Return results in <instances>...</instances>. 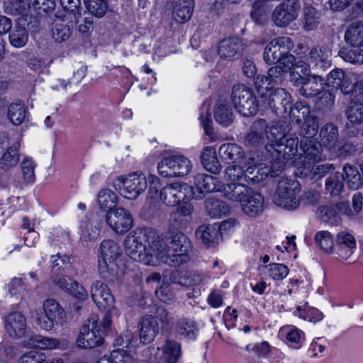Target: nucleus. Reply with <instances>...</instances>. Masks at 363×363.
I'll return each instance as SVG.
<instances>
[{
    "instance_id": "f257e3e1",
    "label": "nucleus",
    "mask_w": 363,
    "mask_h": 363,
    "mask_svg": "<svg viewBox=\"0 0 363 363\" xmlns=\"http://www.w3.org/2000/svg\"><path fill=\"white\" fill-rule=\"evenodd\" d=\"M159 236L156 230L145 227L130 233L123 242L126 254L138 262H148V257H156L159 250Z\"/></svg>"
},
{
    "instance_id": "f03ea898",
    "label": "nucleus",
    "mask_w": 363,
    "mask_h": 363,
    "mask_svg": "<svg viewBox=\"0 0 363 363\" xmlns=\"http://www.w3.org/2000/svg\"><path fill=\"white\" fill-rule=\"evenodd\" d=\"M167 247H162L161 241L156 257L162 262L170 267H177L187 262L189 259L187 254L191 247L189 238L179 230H171L167 237Z\"/></svg>"
},
{
    "instance_id": "7ed1b4c3",
    "label": "nucleus",
    "mask_w": 363,
    "mask_h": 363,
    "mask_svg": "<svg viewBox=\"0 0 363 363\" xmlns=\"http://www.w3.org/2000/svg\"><path fill=\"white\" fill-rule=\"evenodd\" d=\"M298 143L297 137L289 136L270 145L272 149L271 163L274 172H281L287 164L294 165L293 160L298 157Z\"/></svg>"
},
{
    "instance_id": "20e7f679",
    "label": "nucleus",
    "mask_w": 363,
    "mask_h": 363,
    "mask_svg": "<svg viewBox=\"0 0 363 363\" xmlns=\"http://www.w3.org/2000/svg\"><path fill=\"white\" fill-rule=\"evenodd\" d=\"M298 144L302 153L293 160L294 166L301 175L308 176L312 165L325 160L326 157L323 154L321 143L315 138H302Z\"/></svg>"
},
{
    "instance_id": "39448f33",
    "label": "nucleus",
    "mask_w": 363,
    "mask_h": 363,
    "mask_svg": "<svg viewBox=\"0 0 363 363\" xmlns=\"http://www.w3.org/2000/svg\"><path fill=\"white\" fill-rule=\"evenodd\" d=\"M293 43L289 37H279L272 40L266 46L263 57L269 65L279 62L284 67H290L295 62L296 57L290 53Z\"/></svg>"
},
{
    "instance_id": "423d86ee",
    "label": "nucleus",
    "mask_w": 363,
    "mask_h": 363,
    "mask_svg": "<svg viewBox=\"0 0 363 363\" xmlns=\"http://www.w3.org/2000/svg\"><path fill=\"white\" fill-rule=\"evenodd\" d=\"M301 191L298 182L289 179L281 178L277 184L276 191L273 195V201L276 205L289 210L296 209L300 205L298 194Z\"/></svg>"
},
{
    "instance_id": "0eeeda50",
    "label": "nucleus",
    "mask_w": 363,
    "mask_h": 363,
    "mask_svg": "<svg viewBox=\"0 0 363 363\" xmlns=\"http://www.w3.org/2000/svg\"><path fill=\"white\" fill-rule=\"evenodd\" d=\"M230 98L235 109L243 116H253L259 111V105L255 94L243 84H237L233 86Z\"/></svg>"
},
{
    "instance_id": "6e6552de",
    "label": "nucleus",
    "mask_w": 363,
    "mask_h": 363,
    "mask_svg": "<svg viewBox=\"0 0 363 363\" xmlns=\"http://www.w3.org/2000/svg\"><path fill=\"white\" fill-rule=\"evenodd\" d=\"M99 317L91 314L79 330L76 340L77 345L82 349L95 348L104 343L103 333H100Z\"/></svg>"
},
{
    "instance_id": "1a4fd4ad",
    "label": "nucleus",
    "mask_w": 363,
    "mask_h": 363,
    "mask_svg": "<svg viewBox=\"0 0 363 363\" xmlns=\"http://www.w3.org/2000/svg\"><path fill=\"white\" fill-rule=\"evenodd\" d=\"M191 161L182 155H165L157 164L158 173L163 177H183L191 169Z\"/></svg>"
},
{
    "instance_id": "9d476101",
    "label": "nucleus",
    "mask_w": 363,
    "mask_h": 363,
    "mask_svg": "<svg viewBox=\"0 0 363 363\" xmlns=\"http://www.w3.org/2000/svg\"><path fill=\"white\" fill-rule=\"evenodd\" d=\"M300 10L299 0H284L274 9L272 21L277 27H287L298 18Z\"/></svg>"
},
{
    "instance_id": "9b49d317",
    "label": "nucleus",
    "mask_w": 363,
    "mask_h": 363,
    "mask_svg": "<svg viewBox=\"0 0 363 363\" xmlns=\"http://www.w3.org/2000/svg\"><path fill=\"white\" fill-rule=\"evenodd\" d=\"M118 181L120 194L128 199H136L147 188L146 178L142 173L118 177Z\"/></svg>"
},
{
    "instance_id": "f8f14e48",
    "label": "nucleus",
    "mask_w": 363,
    "mask_h": 363,
    "mask_svg": "<svg viewBox=\"0 0 363 363\" xmlns=\"http://www.w3.org/2000/svg\"><path fill=\"white\" fill-rule=\"evenodd\" d=\"M263 102L277 116H283L288 112L292 103V96L284 88L273 89L269 96H262Z\"/></svg>"
},
{
    "instance_id": "ddd939ff",
    "label": "nucleus",
    "mask_w": 363,
    "mask_h": 363,
    "mask_svg": "<svg viewBox=\"0 0 363 363\" xmlns=\"http://www.w3.org/2000/svg\"><path fill=\"white\" fill-rule=\"evenodd\" d=\"M21 145L20 141L16 140L11 145L10 138L6 134L0 135V150L5 152L0 160L1 169L8 170L15 167L20 159L18 148Z\"/></svg>"
},
{
    "instance_id": "4468645a",
    "label": "nucleus",
    "mask_w": 363,
    "mask_h": 363,
    "mask_svg": "<svg viewBox=\"0 0 363 363\" xmlns=\"http://www.w3.org/2000/svg\"><path fill=\"white\" fill-rule=\"evenodd\" d=\"M191 187L184 183L174 182L163 187L160 194L162 202L167 206H175L187 197Z\"/></svg>"
},
{
    "instance_id": "2eb2a0df",
    "label": "nucleus",
    "mask_w": 363,
    "mask_h": 363,
    "mask_svg": "<svg viewBox=\"0 0 363 363\" xmlns=\"http://www.w3.org/2000/svg\"><path fill=\"white\" fill-rule=\"evenodd\" d=\"M325 84L332 91L340 90L345 95L352 94L354 88L350 74L340 68H335L329 72Z\"/></svg>"
},
{
    "instance_id": "dca6fc26",
    "label": "nucleus",
    "mask_w": 363,
    "mask_h": 363,
    "mask_svg": "<svg viewBox=\"0 0 363 363\" xmlns=\"http://www.w3.org/2000/svg\"><path fill=\"white\" fill-rule=\"evenodd\" d=\"M331 50L328 46H316L311 48L306 55L307 63L318 74L325 72L331 66L329 56Z\"/></svg>"
},
{
    "instance_id": "f3484780",
    "label": "nucleus",
    "mask_w": 363,
    "mask_h": 363,
    "mask_svg": "<svg viewBox=\"0 0 363 363\" xmlns=\"http://www.w3.org/2000/svg\"><path fill=\"white\" fill-rule=\"evenodd\" d=\"M52 281L58 288L77 299L85 300L88 297V293L85 289L66 275L53 272Z\"/></svg>"
},
{
    "instance_id": "a211bd4d",
    "label": "nucleus",
    "mask_w": 363,
    "mask_h": 363,
    "mask_svg": "<svg viewBox=\"0 0 363 363\" xmlns=\"http://www.w3.org/2000/svg\"><path fill=\"white\" fill-rule=\"evenodd\" d=\"M222 189V183L217 177L209 174H198L194 177V186L191 188L194 194L197 192L196 198H201L203 195L211 192H219Z\"/></svg>"
},
{
    "instance_id": "6ab92c4d",
    "label": "nucleus",
    "mask_w": 363,
    "mask_h": 363,
    "mask_svg": "<svg viewBox=\"0 0 363 363\" xmlns=\"http://www.w3.org/2000/svg\"><path fill=\"white\" fill-rule=\"evenodd\" d=\"M244 49V44L240 38L230 36L219 43L218 52L221 58L233 60L240 56Z\"/></svg>"
},
{
    "instance_id": "aec40b11",
    "label": "nucleus",
    "mask_w": 363,
    "mask_h": 363,
    "mask_svg": "<svg viewBox=\"0 0 363 363\" xmlns=\"http://www.w3.org/2000/svg\"><path fill=\"white\" fill-rule=\"evenodd\" d=\"M268 124L264 119H257L250 125L244 138V144L247 147H258L264 143Z\"/></svg>"
},
{
    "instance_id": "412c9836",
    "label": "nucleus",
    "mask_w": 363,
    "mask_h": 363,
    "mask_svg": "<svg viewBox=\"0 0 363 363\" xmlns=\"http://www.w3.org/2000/svg\"><path fill=\"white\" fill-rule=\"evenodd\" d=\"M52 36L58 43L66 42L70 38L74 31L73 21L66 16L55 15L52 23Z\"/></svg>"
},
{
    "instance_id": "4be33fe9",
    "label": "nucleus",
    "mask_w": 363,
    "mask_h": 363,
    "mask_svg": "<svg viewBox=\"0 0 363 363\" xmlns=\"http://www.w3.org/2000/svg\"><path fill=\"white\" fill-rule=\"evenodd\" d=\"M272 177L277 176L280 172L276 173L272 169V163L271 166H268L264 163L249 162L248 166L245 169V174H244V182L248 184H257L263 181L269 174Z\"/></svg>"
},
{
    "instance_id": "5701e85b",
    "label": "nucleus",
    "mask_w": 363,
    "mask_h": 363,
    "mask_svg": "<svg viewBox=\"0 0 363 363\" xmlns=\"http://www.w3.org/2000/svg\"><path fill=\"white\" fill-rule=\"evenodd\" d=\"M98 262L101 276L104 278L108 277L113 264V242L112 240H106L101 242Z\"/></svg>"
},
{
    "instance_id": "b1692460",
    "label": "nucleus",
    "mask_w": 363,
    "mask_h": 363,
    "mask_svg": "<svg viewBox=\"0 0 363 363\" xmlns=\"http://www.w3.org/2000/svg\"><path fill=\"white\" fill-rule=\"evenodd\" d=\"M140 341L143 344L152 342L159 333L160 326L157 318L152 315H145L138 323Z\"/></svg>"
},
{
    "instance_id": "393cba45",
    "label": "nucleus",
    "mask_w": 363,
    "mask_h": 363,
    "mask_svg": "<svg viewBox=\"0 0 363 363\" xmlns=\"http://www.w3.org/2000/svg\"><path fill=\"white\" fill-rule=\"evenodd\" d=\"M91 296L99 308L106 309L113 307V296L107 285L96 281L91 287Z\"/></svg>"
},
{
    "instance_id": "a878e982",
    "label": "nucleus",
    "mask_w": 363,
    "mask_h": 363,
    "mask_svg": "<svg viewBox=\"0 0 363 363\" xmlns=\"http://www.w3.org/2000/svg\"><path fill=\"white\" fill-rule=\"evenodd\" d=\"M5 329L14 338H21L26 330V319L21 312L9 313L5 318Z\"/></svg>"
},
{
    "instance_id": "bb28decb",
    "label": "nucleus",
    "mask_w": 363,
    "mask_h": 363,
    "mask_svg": "<svg viewBox=\"0 0 363 363\" xmlns=\"http://www.w3.org/2000/svg\"><path fill=\"white\" fill-rule=\"evenodd\" d=\"M324 82L325 80L320 74H311L299 85V93L306 98L315 97L323 90Z\"/></svg>"
},
{
    "instance_id": "cd10ccee",
    "label": "nucleus",
    "mask_w": 363,
    "mask_h": 363,
    "mask_svg": "<svg viewBox=\"0 0 363 363\" xmlns=\"http://www.w3.org/2000/svg\"><path fill=\"white\" fill-rule=\"evenodd\" d=\"M355 247L356 241L351 234L345 231L337 234L334 250L339 257L347 259L352 254Z\"/></svg>"
},
{
    "instance_id": "c85d7f7f",
    "label": "nucleus",
    "mask_w": 363,
    "mask_h": 363,
    "mask_svg": "<svg viewBox=\"0 0 363 363\" xmlns=\"http://www.w3.org/2000/svg\"><path fill=\"white\" fill-rule=\"evenodd\" d=\"M251 189L242 183L230 182L226 184H222V189L219 192H222L223 196L228 200L242 203Z\"/></svg>"
},
{
    "instance_id": "c756f323",
    "label": "nucleus",
    "mask_w": 363,
    "mask_h": 363,
    "mask_svg": "<svg viewBox=\"0 0 363 363\" xmlns=\"http://www.w3.org/2000/svg\"><path fill=\"white\" fill-rule=\"evenodd\" d=\"M241 203L242 209L246 215L255 217L263 211L264 198L260 193L251 189Z\"/></svg>"
},
{
    "instance_id": "7c9ffc66",
    "label": "nucleus",
    "mask_w": 363,
    "mask_h": 363,
    "mask_svg": "<svg viewBox=\"0 0 363 363\" xmlns=\"http://www.w3.org/2000/svg\"><path fill=\"white\" fill-rule=\"evenodd\" d=\"M218 155L226 164L239 163L245 156L242 147L236 143H225L220 146Z\"/></svg>"
},
{
    "instance_id": "2f4dec72",
    "label": "nucleus",
    "mask_w": 363,
    "mask_h": 363,
    "mask_svg": "<svg viewBox=\"0 0 363 363\" xmlns=\"http://www.w3.org/2000/svg\"><path fill=\"white\" fill-rule=\"evenodd\" d=\"M97 205L101 213L104 214L106 222L113 228L111 216L113 213V193L111 189H104L99 192Z\"/></svg>"
},
{
    "instance_id": "473e14b6",
    "label": "nucleus",
    "mask_w": 363,
    "mask_h": 363,
    "mask_svg": "<svg viewBox=\"0 0 363 363\" xmlns=\"http://www.w3.org/2000/svg\"><path fill=\"white\" fill-rule=\"evenodd\" d=\"M194 8V0H179L173 9L174 19L179 23L188 21L192 16Z\"/></svg>"
},
{
    "instance_id": "72a5a7b5",
    "label": "nucleus",
    "mask_w": 363,
    "mask_h": 363,
    "mask_svg": "<svg viewBox=\"0 0 363 363\" xmlns=\"http://www.w3.org/2000/svg\"><path fill=\"white\" fill-rule=\"evenodd\" d=\"M288 68V72L290 71V80L291 83L298 87L303 82L311 75L309 65L307 63L298 61L294 62L290 67H286Z\"/></svg>"
},
{
    "instance_id": "f704fd0d",
    "label": "nucleus",
    "mask_w": 363,
    "mask_h": 363,
    "mask_svg": "<svg viewBox=\"0 0 363 363\" xmlns=\"http://www.w3.org/2000/svg\"><path fill=\"white\" fill-rule=\"evenodd\" d=\"M320 21V13L311 4H304L303 9V28L306 31L315 30Z\"/></svg>"
},
{
    "instance_id": "c9c22d12",
    "label": "nucleus",
    "mask_w": 363,
    "mask_h": 363,
    "mask_svg": "<svg viewBox=\"0 0 363 363\" xmlns=\"http://www.w3.org/2000/svg\"><path fill=\"white\" fill-rule=\"evenodd\" d=\"M338 55L345 62L354 65L363 64V45H349L348 48H342L338 52Z\"/></svg>"
},
{
    "instance_id": "e433bc0d",
    "label": "nucleus",
    "mask_w": 363,
    "mask_h": 363,
    "mask_svg": "<svg viewBox=\"0 0 363 363\" xmlns=\"http://www.w3.org/2000/svg\"><path fill=\"white\" fill-rule=\"evenodd\" d=\"M131 214L123 208H116L115 204V233H124L133 225Z\"/></svg>"
},
{
    "instance_id": "4c0bfd02",
    "label": "nucleus",
    "mask_w": 363,
    "mask_h": 363,
    "mask_svg": "<svg viewBox=\"0 0 363 363\" xmlns=\"http://www.w3.org/2000/svg\"><path fill=\"white\" fill-rule=\"evenodd\" d=\"M201 160L207 171L213 174L220 172L221 164L217 158L216 150L213 147H206L203 149Z\"/></svg>"
},
{
    "instance_id": "58836bf2",
    "label": "nucleus",
    "mask_w": 363,
    "mask_h": 363,
    "mask_svg": "<svg viewBox=\"0 0 363 363\" xmlns=\"http://www.w3.org/2000/svg\"><path fill=\"white\" fill-rule=\"evenodd\" d=\"M344 39L347 45H363V21L351 23L345 32Z\"/></svg>"
},
{
    "instance_id": "ea45409f",
    "label": "nucleus",
    "mask_w": 363,
    "mask_h": 363,
    "mask_svg": "<svg viewBox=\"0 0 363 363\" xmlns=\"http://www.w3.org/2000/svg\"><path fill=\"white\" fill-rule=\"evenodd\" d=\"M346 116L354 125L363 122V99L361 97H355L350 102L346 110Z\"/></svg>"
},
{
    "instance_id": "a19ab883",
    "label": "nucleus",
    "mask_w": 363,
    "mask_h": 363,
    "mask_svg": "<svg viewBox=\"0 0 363 363\" xmlns=\"http://www.w3.org/2000/svg\"><path fill=\"white\" fill-rule=\"evenodd\" d=\"M215 120L224 126H228L233 121L231 106L224 101H218L214 113Z\"/></svg>"
},
{
    "instance_id": "79ce46f5",
    "label": "nucleus",
    "mask_w": 363,
    "mask_h": 363,
    "mask_svg": "<svg viewBox=\"0 0 363 363\" xmlns=\"http://www.w3.org/2000/svg\"><path fill=\"white\" fill-rule=\"evenodd\" d=\"M325 190L333 197H338L344 190V175L340 172L331 174L325 182Z\"/></svg>"
},
{
    "instance_id": "37998d69",
    "label": "nucleus",
    "mask_w": 363,
    "mask_h": 363,
    "mask_svg": "<svg viewBox=\"0 0 363 363\" xmlns=\"http://www.w3.org/2000/svg\"><path fill=\"white\" fill-rule=\"evenodd\" d=\"M205 209L211 218H219L229 212V208L225 202L213 198L206 200Z\"/></svg>"
},
{
    "instance_id": "c03bdc74",
    "label": "nucleus",
    "mask_w": 363,
    "mask_h": 363,
    "mask_svg": "<svg viewBox=\"0 0 363 363\" xmlns=\"http://www.w3.org/2000/svg\"><path fill=\"white\" fill-rule=\"evenodd\" d=\"M43 310L47 318L54 320L57 323L62 320L66 315L63 308L52 298H48L44 301Z\"/></svg>"
},
{
    "instance_id": "a18cd8bd",
    "label": "nucleus",
    "mask_w": 363,
    "mask_h": 363,
    "mask_svg": "<svg viewBox=\"0 0 363 363\" xmlns=\"http://www.w3.org/2000/svg\"><path fill=\"white\" fill-rule=\"evenodd\" d=\"M196 235L203 243L209 246L218 240L220 233L215 225H202L196 230Z\"/></svg>"
},
{
    "instance_id": "49530a36",
    "label": "nucleus",
    "mask_w": 363,
    "mask_h": 363,
    "mask_svg": "<svg viewBox=\"0 0 363 363\" xmlns=\"http://www.w3.org/2000/svg\"><path fill=\"white\" fill-rule=\"evenodd\" d=\"M344 181H346L348 186L353 189H357L363 184L362 177L356 167L347 164L343 168Z\"/></svg>"
},
{
    "instance_id": "de8ad7c7",
    "label": "nucleus",
    "mask_w": 363,
    "mask_h": 363,
    "mask_svg": "<svg viewBox=\"0 0 363 363\" xmlns=\"http://www.w3.org/2000/svg\"><path fill=\"white\" fill-rule=\"evenodd\" d=\"M177 330L180 335L189 340H194L197 336L199 328L193 320L182 318L177 324Z\"/></svg>"
},
{
    "instance_id": "09e8293b",
    "label": "nucleus",
    "mask_w": 363,
    "mask_h": 363,
    "mask_svg": "<svg viewBox=\"0 0 363 363\" xmlns=\"http://www.w3.org/2000/svg\"><path fill=\"white\" fill-rule=\"evenodd\" d=\"M289 109L291 120L296 124L312 116L309 106L302 101H297L294 105H291Z\"/></svg>"
},
{
    "instance_id": "8fccbe9b",
    "label": "nucleus",
    "mask_w": 363,
    "mask_h": 363,
    "mask_svg": "<svg viewBox=\"0 0 363 363\" xmlns=\"http://www.w3.org/2000/svg\"><path fill=\"white\" fill-rule=\"evenodd\" d=\"M322 142L332 150L337 143L338 130L337 126L333 123H327L320 132Z\"/></svg>"
},
{
    "instance_id": "3c124183",
    "label": "nucleus",
    "mask_w": 363,
    "mask_h": 363,
    "mask_svg": "<svg viewBox=\"0 0 363 363\" xmlns=\"http://www.w3.org/2000/svg\"><path fill=\"white\" fill-rule=\"evenodd\" d=\"M180 356V345L174 340H167L163 347L164 363H176Z\"/></svg>"
},
{
    "instance_id": "603ef678",
    "label": "nucleus",
    "mask_w": 363,
    "mask_h": 363,
    "mask_svg": "<svg viewBox=\"0 0 363 363\" xmlns=\"http://www.w3.org/2000/svg\"><path fill=\"white\" fill-rule=\"evenodd\" d=\"M288 126L284 121L273 122L270 126L268 125L266 137L274 141V143L281 141L283 138H286Z\"/></svg>"
},
{
    "instance_id": "864d4df0",
    "label": "nucleus",
    "mask_w": 363,
    "mask_h": 363,
    "mask_svg": "<svg viewBox=\"0 0 363 363\" xmlns=\"http://www.w3.org/2000/svg\"><path fill=\"white\" fill-rule=\"evenodd\" d=\"M8 118L15 125H21L25 120L26 109L21 101L12 103L8 108Z\"/></svg>"
},
{
    "instance_id": "5fc2aeb1",
    "label": "nucleus",
    "mask_w": 363,
    "mask_h": 363,
    "mask_svg": "<svg viewBox=\"0 0 363 363\" xmlns=\"http://www.w3.org/2000/svg\"><path fill=\"white\" fill-rule=\"evenodd\" d=\"M315 213L323 222L330 225L337 224L340 219L334 205L320 206L316 209Z\"/></svg>"
},
{
    "instance_id": "6e6d98bb",
    "label": "nucleus",
    "mask_w": 363,
    "mask_h": 363,
    "mask_svg": "<svg viewBox=\"0 0 363 363\" xmlns=\"http://www.w3.org/2000/svg\"><path fill=\"white\" fill-rule=\"evenodd\" d=\"M298 127V134L303 138L314 139L318 132V125L316 118L313 116L296 124Z\"/></svg>"
},
{
    "instance_id": "4d7b16f0",
    "label": "nucleus",
    "mask_w": 363,
    "mask_h": 363,
    "mask_svg": "<svg viewBox=\"0 0 363 363\" xmlns=\"http://www.w3.org/2000/svg\"><path fill=\"white\" fill-rule=\"evenodd\" d=\"M36 164L31 157H23L21 163V173L23 182L26 184H33L35 180V169Z\"/></svg>"
},
{
    "instance_id": "13d9d810",
    "label": "nucleus",
    "mask_w": 363,
    "mask_h": 363,
    "mask_svg": "<svg viewBox=\"0 0 363 363\" xmlns=\"http://www.w3.org/2000/svg\"><path fill=\"white\" fill-rule=\"evenodd\" d=\"M288 73V68L284 65H279L272 67L268 70V77H262L268 82L267 85L272 84H280L284 80L286 74ZM263 79H262V81Z\"/></svg>"
},
{
    "instance_id": "bf43d9fd",
    "label": "nucleus",
    "mask_w": 363,
    "mask_h": 363,
    "mask_svg": "<svg viewBox=\"0 0 363 363\" xmlns=\"http://www.w3.org/2000/svg\"><path fill=\"white\" fill-rule=\"evenodd\" d=\"M28 38L27 29L20 26H16L9 35V40L11 44L16 48L23 47Z\"/></svg>"
},
{
    "instance_id": "052dcab7",
    "label": "nucleus",
    "mask_w": 363,
    "mask_h": 363,
    "mask_svg": "<svg viewBox=\"0 0 363 363\" xmlns=\"http://www.w3.org/2000/svg\"><path fill=\"white\" fill-rule=\"evenodd\" d=\"M315 240L320 249L325 252L330 253L333 252V239L330 232L326 230L318 232L315 235Z\"/></svg>"
},
{
    "instance_id": "680f3d73",
    "label": "nucleus",
    "mask_w": 363,
    "mask_h": 363,
    "mask_svg": "<svg viewBox=\"0 0 363 363\" xmlns=\"http://www.w3.org/2000/svg\"><path fill=\"white\" fill-rule=\"evenodd\" d=\"M89 12L96 17H102L106 12V0H84Z\"/></svg>"
},
{
    "instance_id": "e2e57ef3",
    "label": "nucleus",
    "mask_w": 363,
    "mask_h": 363,
    "mask_svg": "<svg viewBox=\"0 0 363 363\" xmlns=\"http://www.w3.org/2000/svg\"><path fill=\"white\" fill-rule=\"evenodd\" d=\"M30 6L24 0H10L6 4V11L13 15L24 16L27 13Z\"/></svg>"
},
{
    "instance_id": "0e129e2a",
    "label": "nucleus",
    "mask_w": 363,
    "mask_h": 363,
    "mask_svg": "<svg viewBox=\"0 0 363 363\" xmlns=\"http://www.w3.org/2000/svg\"><path fill=\"white\" fill-rule=\"evenodd\" d=\"M318 96L316 106L319 109L330 110L334 106L335 95L332 92V90H323Z\"/></svg>"
},
{
    "instance_id": "69168bd1",
    "label": "nucleus",
    "mask_w": 363,
    "mask_h": 363,
    "mask_svg": "<svg viewBox=\"0 0 363 363\" xmlns=\"http://www.w3.org/2000/svg\"><path fill=\"white\" fill-rule=\"evenodd\" d=\"M269 276L274 280H281L289 274L288 267L283 264L272 263L266 266Z\"/></svg>"
},
{
    "instance_id": "338daca9",
    "label": "nucleus",
    "mask_w": 363,
    "mask_h": 363,
    "mask_svg": "<svg viewBox=\"0 0 363 363\" xmlns=\"http://www.w3.org/2000/svg\"><path fill=\"white\" fill-rule=\"evenodd\" d=\"M207 277L206 275L196 271H189L183 275V281L182 285L191 286L199 285Z\"/></svg>"
},
{
    "instance_id": "774afa93",
    "label": "nucleus",
    "mask_w": 363,
    "mask_h": 363,
    "mask_svg": "<svg viewBox=\"0 0 363 363\" xmlns=\"http://www.w3.org/2000/svg\"><path fill=\"white\" fill-rule=\"evenodd\" d=\"M337 156L340 158H347L356 152V145L351 142H346L343 145L340 142L333 148Z\"/></svg>"
}]
</instances>
